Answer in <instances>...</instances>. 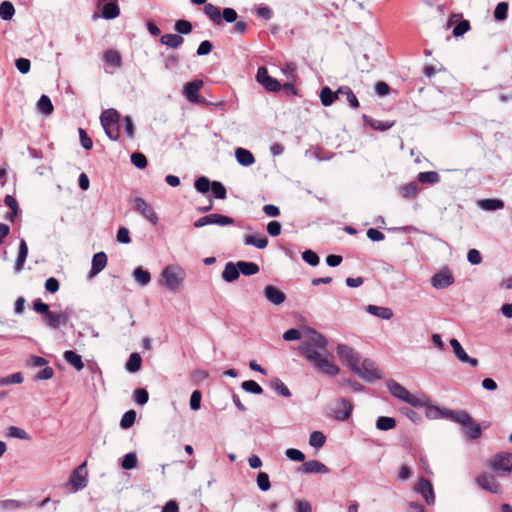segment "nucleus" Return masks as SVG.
Segmentation results:
<instances>
[{"label": "nucleus", "mask_w": 512, "mask_h": 512, "mask_svg": "<svg viewBox=\"0 0 512 512\" xmlns=\"http://www.w3.org/2000/svg\"><path fill=\"white\" fill-rule=\"evenodd\" d=\"M470 28V22L466 19H462L454 26L452 34L454 37H461L465 33H467L470 30Z\"/></svg>", "instance_id": "58"}, {"label": "nucleus", "mask_w": 512, "mask_h": 512, "mask_svg": "<svg viewBox=\"0 0 512 512\" xmlns=\"http://www.w3.org/2000/svg\"><path fill=\"white\" fill-rule=\"evenodd\" d=\"M133 210L141 214L152 225H157L159 218L154 208L141 197H134L131 199Z\"/></svg>", "instance_id": "6"}, {"label": "nucleus", "mask_w": 512, "mask_h": 512, "mask_svg": "<svg viewBox=\"0 0 512 512\" xmlns=\"http://www.w3.org/2000/svg\"><path fill=\"white\" fill-rule=\"evenodd\" d=\"M86 462L76 467L69 478V485L72 486L74 491L84 489L88 484L87 471L85 469Z\"/></svg>", "instance_id": "12"}, {"label": "nucleus", "mask_w": 512, "mask_h": 512, "mask_svg": "<svg viewBox=\"0 0 512 512\" xmlns=\"http://www.w3.org/2000/svg\"><path fill=\"white\" fill-rule=\"evenodd\" d=\"M362 120L365 125L377 131H387L395 125V121H380L366 114L362 115Z\"/></svg>", "instance_id": "23"}, {"label": "nucleus", "mask_w": 512, "mask_h": 512, "mask_svg": "<svg viewBox=\"0 0 512 512\" xmlns=\"http://www.w3.org/2000/svg\"><path fill=\"white\" fill-rule=\"evenodd\" d=\"M478 206L485 211H496L504 208V202L501 199H482L478 201Z\"/></svg>", "instance_id": "36"}, {"label": "nucleus", "mask_w": 512, "mask_h": 512, "mask_svg": "<svg viewBox=\"0 0 512 512\" xmlns=\"http://www.w3.org/2000/svg\"><path fill=\"white\" fill-rule=\"evenodd\" d=\"M107 261L108 258L105 252L101 251L95 253L92 257L91 269L89 271L88 277L92 278L99 274L106 267Z\"/></svg>", "instance_id": "20"}, {"label": "nucleus", "mask_w": 512, "mask_h": 512, "mask_svg": "<svg viewBox=\"0 0 512 512\" xmlns=\"http://www.w3.org/2000/svg\"><path fill=\"white\" fill-rule=\"evenodd\" d=\"M256 80L269 92H277L281 89V84L276 78L269 75L266 67L261 66L257 70Z\"/></svg>", "instance_id": "11"}, {"label": "nucleus", "mask_w": 512, "mask_h": 512, "mask_svg": "<svg viewBox=\"0 0 512 512\" xmlns=\"http://www.w3.org/2000/svg\"><path fill=\"white\" fill-rule=\"evenodd\" d=\"M130 161L135 167H137L139 169H144L148 165L146 156L140 152L132 153V155L130 157Z\"/></svg>", "instance_id": "59"}, {"label": "nucleus", "mask_w": 512, "mask_h": 512, "mask_svg": "<svg viewBox=\"0 0 512 512\" xmlns=\"http://www.w3.org/2000/svg\"><path fill=\"white\" fill-rule=\"evenodd\" d=\"M25 507H26V503L19 501V500L6 499V500L0 501V508L3 510H14V509H20V508H25Z\"/></svg>", "instance_id": "57"}, {"label": "nucleus", "mask_w": 512, "mask_h": 512, "mask_svg": "<svg viewBox=\"0 0 512 512\" xmlns=\"http://www.w3.org/2000/svg\"><path fill=\"white\" fill-rule=\"evenodd\" d=\"M105 134L112 141H117L120 138V125L119 122L103 127Z\"/></svg>", "instance_id": "62"}, {"label": "nucleus", "mask_w": 512, "mask_h": 512, "mask_svg": "<svg viewBox=\"0 0 512 512\" xmlns=\"http://www.w3.org/2000/svg\"><path fill=\"white\" fill-rule=\"evenodd\" d=\"M476 482L485 491L494 494H499L502 492L501 484L495 479V477L492 474L483 472L477 477Z\"/></svg>", "instance_id": "16"}, {"label": "nucleus", "mask_w": 512, "mask_h": 512, "mask_svg": "<svg viewBox=\"0 0 512 512\" xmlns=\"http://www.w3.org/2000/svg\"><path fill=\"white\" fill-rule=\"evenodd\" d=\"M298 471L305 474H312V473H322L326 474L330 470L329 468L323 464L322 462L318 460H310L307 462H304L299 468Z\"/></svg>", "instance_id": "21"}, {"label": "nucleus", "mask_w": 512, "mask_h": 512, "mask_svg": "<svg viewBox=\"0 0 512 512\" xmlns=\"http://www.w3.org/2000/svg\"><path fill=\"white\" fill-rule=\"evenodd\" d=\"M297 352L321 373L336 376L339 367L330 361L328 352V340L312 327L303 328V340L297 347Z\"/></svg>", "instance_id": "1"}, {"label": "nucleus", "mask_w": 512, "mask_h": 512, "mask_svg": "<svg viewBox=\"0 0 512 512\" xmlns=\"http://www.w3.org/2000/svg\"><path fill=\"white\" fill-rule=\"evenodd\" d=\"M203 86L202 80H193L190 82H187L184 85V95L191 103H203L204 98L199 95V90Z\"/></svg>", "instance_id": "18"}, {"label": "nucleus", "mask_w": 512, "mask_h": 512, "mask_svg": "<svg viewBox=\"0 0 512 512\" xmlns=\"http://www.w3.org/2000/svg\"><path fill=\"white\" fill-rule=\"evenodd\" d=\"M7 435L21 440H31V436L24 429L16 426H10L7 430Z\"/></svg>", "instance_id": "55"}, {"label": "nucleus", "mask_w": 512, "mask_h": 512, "mask_svg": "<svg viewBox=\"0 0 512 512\" xmlns=\"http://www.w3.org/2000/svg\"><path fill=\"white\" fill-rule=\"evenodd\" d=\"M338 93H340V97L341 96L346 97V100L349 103L351 108L356 110L360 107L358 98L356 97L355 93L349 86H346V85L340 86L338 88Z\"/></svg>", "instance_id": "34"}, {"label": "nucleus", "mask_w": 512, "mask_h": 512, "mask_svg": "<svg viewBox=\"0 0 512 512\" xmlns=\"http://www.w3.org/2000/svg\"><path fill=\"white\" fill-rule=\"evenodd\" d=\"M341 408L335 410V418L339 421H347L352 414V404L349 400L342 398L340 400Z\"/></svg>", "instance_id": "30"}, {"label": "nucleus", "mask_w": 512, "mask_h": 512, "mask_svg": "<svg viewBox=\"0 0 512 512\" xmlns=\"http://www.w3.org/2000/svg\"><path fill=\"white\" fill-rule=\"evenodd\" d=\"M454 422L462 426L463 434L468 441H473L481 437V426L474 421L467 411L458 410V414Z\"/></svg>", "instance_id": "4"}, {"label": "nucleus", "mask_w": 512, "mask_h": 512, "mask_svg": "<svg viewBox=\"0 0 512 512\" xmlns=\"http://www.w3.org/2000/svg\"><path fill=\"white\" fill-rule=\"evenodd\" d=\"M336 351L341 361L346 364L352 371L358 364H360L361 356L352 347L345 344H338Z\"/></svg>", "instance_id": "8"}, {"label": "nucleus", "mask_w": 512, "mask_h": 512, "mask_svg": "<svg viewBox=\"0 0 512 512\" xmlns=\"http://www.w3.org/2000/svg\"><path fill=\"white\" fill-rule=\"evenodd\" d=\"M419 188L416 182H410L400 187V194L405 199H412L418 195Z\"/></svg>", "instance_id": "44"}, {"label": "nucleus", "mask_w": 512, "mask_h": 512, "mask_svg": "<svg viewBox=\"0 0 512 512\" xmlns=\"http://www.w3.org/2000/svg\"><path fill=\"white\" fill-rule=\"evenodd\" d=\"M244 244L254 246L258 249H264L268 245V239L265 236H257L253 234H247L244 236Z\"/></svg>", "instance_id": "38"}, {"label": "nucleus", "mask_w": 512, "mask_h": 512, "mask_svg": "<svg viewBox=\"0 0 512 512\" xmlns=\"http://www.w3.org/2000/svg\"><path fill=\"white\" fill-rule=\"evenodd\" d=\"M4 203L7 207L10 208V212H8L5 216V219L14 222L15 218L21 213V209L15 197L12 195H6L4 198Z\"/></svg>", "instance_id": "27"}, {"label": "nucleus", "mask_w": 512, "mask_h": 512, "mask_svg": "<svg viewBox=\"0 0 512 512\" xmlns=\"http://www.w3.org/2000/svg\"><path fill=\"white\" fill-rule=\"evenodd\" d=\"M15 14L14 5L10 1H3L0 4V17L4 21H9Z\"/></svg>", "instance_id": "48"}, {"label": "nucleus", "mask_w": 512, "mask_h": 512, "mask_svg": "<svg viewBox=\"0 0 512 512\" xmlns=\"http://www.w3.org/2000/svg\"><path fill=\"white\" fill-rule=\"evenodd\" d=\"M133 277L134 280L140 285V286H146L151 281V274L148 270L144 269L141 266H138L133 271Z\"/></svg>", "instance_id": "39"}, {"label": "nucleus", "mask_w": 512, "mask_h": 512, "mask_svg": "<svg viewBox=\"0 0 512 512\" xmlns=\"http://www.w3.org/2000/svg\"><path fill=\"white\" fill-rule=\"evenodd\" d=\"M490 466L496 472L510 473L512 471V453L501 452L496 454L492 458Z\"/></svg>", "instance_id": "13"}, {"label": "nucleus", "mask_w": 512, "mask_h": 512, "mask_svg": "<svg viewBox=\"0 0 512 512\" xmlns=\"http://www.w3.org/2000/svg\"><path fill=\"white\" fill-rule=\"evenodd\" d=\"M450 345H451V347L453 349V352H454L456 358L460 362L467 363V364H469L472 367H477L478 366V364H479L478 359L470 357L466 353V351L463 349L461 343L456 338H452L450 340Z\"/></svg>", "instance_id": "19"}, {"label": "nucleus", "mask_w": 512, "mask_h": 512, "mask_svg": "<svg viewBox=\"0 0 512 512\" xmlns=\"http://www.w3.org/2000/svg\"><path fill=\"white\" fill-rule=\"evenodd\" d=\"M28 256V246L24 239H21L19 242V250H18V256L15 262L14 270L15 272H20L23 267L24 263Z\"/></svg>", "instance_id": "32"}, {"label": "nucleus", "mask_w": 512, "mask_h": 512, "mask_svg": "<svg viewBox=\"0 0 512 512\" xmlns=\"http://www.w3.org/2000/svg\"><path fill=\"white\" fill-rule=\"evenodd\" d=\"M257 486L261 491H268L271 487L269 475L266 472H259L257 475Z\"/></svg>", "instance_id": "63"}, {"label": "nucleus", "mask_w": 512, "mask_h": 512, "mask_svg": "<svg viewBox=\"0 0 512 512\" xmlns=\"http://www.w3.org/2000/svg\"><path fill=\"white\" fill-rule=\"evenodd\" d=\"M285 455L289 460L295 461V462H303L304 463L305 458H306L305 454L296 448H288L285 451Z\"/></svg>", "instance_id": "64"}, {"label": "nucleus", "mask_w": 512, "mask_h": 512, "mask_svg": "<svg viewBox=\"0 0 512 512\" xmlns=\"http://www.w3.org/2000/svg\"><path fill=\"white\" fill-rule=\"evenodd\" d=\"M353 372L368 383H373L383 378L382 371L378 368L375 361L369 358L360 360V364L354 368Z\"/></svg>", "instance_id": "5"}, {"label": "nucleus", "mask_w": 512, "mask_h": 512, "mask_svg": "<svg viewBox=\"0 0 512 512\" xmlns=\"http://www.w3.org/2000/svg\"><path fill=\"white\" fill-rule=\"evenodd\" d=\"M195 5H204V14L216 26H221L223 23H232L238 19V13L234 8L226 7L223 10L219 6L212 3H207V0H190Z\"/></svg>", "instance_id": "2"}, {"label": "nucleus", "mask_w": 512, "mask_h": 512, "mask_svg": "<svg viewBox=\"0 0 512 512\" xmlns=\"http://www.w3.org/2000/svg\"><path fill=\"white\" fill-rule=\"evenodd\" d=\"M174 29L179 34L188 35L192 32L193 27L188 20L179 19L175 22Z\"/></svg>", "instance_id": "54"}, {"label": "nucleus", "mask_w": 512, "mask_h": 512, "mask_svg": "<svg viewBox=\"0 0 512 512\" xmlns=\"http://www.w3.org/2000/svg\"><path fill=\"white\" fill-rule=\"evenodd\" d=\"M72 312V308L69 307H66L65 310L59 313L50 311L42 321L49 328L57 330L60 326H66L68 324Z\"/></svg>", "instance_id": "7"}, {"label": "nucleus", "mask_w": 512, "mask_h": 512, "mask_svg": "<svg viewBox=\"0 0 512 512\" xmlns=\"http://www.w3.org/2000/svg\"><path fill=\"white\" fill-rule=\"evenodd\" d=\"M97 7L101 12L100 16L107 20L115 19L120 14L117 0H98Z\"/></svg>", "instance_id": "14"}, {"label": "nucleus", "mask_w": 512, "mask_h": 512, "mask_svg": "<svg viewBox=\"0 0 512 512\" xmlns=\"http://www.w3.org/2000/svg\"><path fill=\"white\" fill-rule=\"evenodd\" d=\"M458 414V410H451L448 408H441L436 405L427 404L425 407V415L428 419L436 420V419H446L450 421H455V418Z\"/></svg>", "instance_id": "10"}, {"label": "nucleus", "mask_w": 512, "mask_h": 512, "mask_svg": "<svg viewBox=\"0 0 512 512\" xmlns=\"http://www.w3.org/2000/svg\"><path fill=\"white\" fill-rule=\"evenodd\" d=\"M37 108L44 115H50L54 110L51 99L45 94L40 96L37 102Z\"/></svg>", "instance_id": "43"}, {"label": "nucleus", "mask_w": 512, "mask_h": 512, "mask_svg": "<svg viewBox=\"0 0 512 512\" xmlns=\"http://www.w3.org/2000/svg\"><path fill=\"white\" fill-rule=\"evenodd\" d=\"M239 276L240 271L237 262H227L221 274L222 279L227 283H232L236 281L239 278Z\"/></svg>", "instance_id": "25"}, {"label": "nucleus", "mask_w": 512, "mask_h": 512, "mask_svg": "<svg viewBox=\"0 0 512 512\" xmlns=\"http://www.w3.org/2000/svg\"><path fill=\"white\" fill-rule=\"evenodd\" d=\"M32 307L35 312L43 316L42 319H45L47 314L51 311L49 305L43 302L40 298H37L32 302Z\"/></svg>", "instance_id": "61"}, {"label": "nucleus", "mask_w": 512, "mask_h": 512, "mask_svg": "<svg viewBox=\"0 0 512 512\" xmlns=\"http://www.w3.org/2000/svg\"><path fill=\"white\" fill-rule=\"evenodd\" d=\"M137 455L134 452L125 454L121 461V467L124 470H131L137 466Z\"/></svg>", "instance_id": "52"}, {"label": "nucleus", "mask_w": 512, "mask_h": 512, "mask_svg": "<svg viewBox=\"0 0 512 512\" xmlns=\"http://www.w3.org/2000/svg\"><path fill=\"white\" fill-rule=\"evenodd\" d=\"M212 184L213 181L208 177L200 176L195 180L194 187L198 193L207 194L210 191Z\"/></svg>", "instance_id": "46"}, {"label": "nucleus", "mask_w": 512, "mask_h": 512, "mask_svg": "<svg viewBox=\"0 0 512 512\" xmlns=\"http://www.w3.org/2000/svg\"><path fill=\"white\" fill-rule=\"evenodd\" d=\"M240 273L245 276H252L259 272V265L255 262L240 260L237 262Z\"/></svg>", "instance_id": "37"}, {"label": "nucleus", "mask_w": 512, "mask_h": 512, "mask_svg": "<svg viewBox=\"0 0 512 512\" xmlns=\"http://www.w3.org/2000/svg\"><path fill=\"white\" fill-rule=\"evenodd\" d=\"M386 387L388 388V390L392 396H394L395 398H397L403 402L406 401V399L410 393L405 387H403L401 384H399L398 382H396L393 379L386 381Z\"/></svg>", "instance_id": "24"}, {"label": "nucleus", "mask_w": 512, "mask_h": 512, "mask_svg": "<svg viewBox=\"0 0 512 512\" xmlns=\"http://www.w3.org/2000/svg\"><path fill=\"white\" fill-rule=\"evenodd\" d=\"M417 180L422 184H436L440 181V175L436 171L420 172Z\"/></svg>", "instance_id": "42"}, {"label": "nucleus", "mask_w": 512, "mask_h": 512, "mask_svg": "<svg viewBox=\"0 0 512 512\" xmlns=\"http://www.w3.org/2000/svg\"><path fill=\"white\" fill-rule=\"evenodd\" d=\"M455 279L448 268L435 273L431 278V284L436 289H445L454 283Z\"/></svg>", "instance_id": "17"}, {"label": "nucleus", "mask_w": 512, "mask_h": 512, "mask_svg": "<svg viewBox=\"0 0 512 512\" xmlns=\"http://www.w3.org/2000/svg\"><path fill=\"white\" fill-rule=\"evenodd\" d=\"M142 358L139 353L134 352L131 353L126 364L125 368L130 373H136L141 369Z\"/></svg>", "instance_id": "40"}, {"label": "nucleus", "mask_w": 512, "mask_h": 512, "mask_svg": "<svg viewBox=\"0 0 512 512\" xmlns=\"http://www.w3.org/2000/svg\"><path fill=\"white\" fill-rule=\"evenodd\" d=\"M210 191L215 199L224 200L227 197V189L220 181H213Z\"/></svg>", "instance_id": "49"}, {"label": "nucleus", "mask_w": 512, "mask_h": 512, "mask_svg": "<svg viewBox=\"0 0 512 512\" xmlns=\"http://www.w3.org/2000/svg\"><path fill=\"white\" fill-rule=\"evenodd\" d=\"M235 220L232 217L218 214V213H212L205 215L203 217H200L194 222V227L201 228L206 225H218V226H228L233 225Z\"/></svg>", "instance_id": "9"}, {"label": "nucleus", "mask_w": 512, "mask_h": 512, "mask_svg": "<svg viewBox=\"0 0 512 512\" xmlns=\"http://www.w3.org/2000/svg\"><path fill=\"white\" fill-rule=\"evenodd\" d=\"M64 360L73 366L77 371H81L84 368V362L81 355L77 354L73 350H66L63 353Z\"/></svg>", "instance_id": "31"}, {"label": "nucleus", "mask_w": 512, "mask_h": 512, "mask_svg": "<svg viewBox=\"0 0 512 512\" xmlns=\"http://www.w3.org/2000/svg\"><path fill=\"white\" fill-rule=\"evenodd\" d=\"M136 420V412L134 410H129L125 412L120 420V427L122 429L130 428Z\"/></svg>", "instance_id": "60"}, {"label": "nucleus", "mask_w": 512, "mask_h": 512, "mask_svg": "<svg viewBox=\"0 0 512 512\" xmlns=\"http://www.w3.org/2000/svg\"><path fill=\"white\" fill-rule=\"evenodd\" d=\"M264 295L274 305H280L286 300L285 293L273 285H267L264 288Z\"/></svg>", "instance_id": "22"}, {"label": "nucleus", "mask_w": 512, "mask_h": 512, "mask_svg": "<svg viewBox=\"0 0 512 512\" xmlns=\"http://www.w3.org/2000/svg\"><path fill=\"white\" fill-rule=\"evenodd\" d=\"M365 310L367 313L380 319L389 320L393 317V311L388 307L370 304L366 306Z\"/></svg>", "instance_id": "28"}, {"label": "nucleus", "mask_w": 512, "mask_h": 512, "mask_svg": "<svg viewBox=\"0 0 512 512\" xmlns=\"http://www.w3.org/2000/svg\"><path fill=\"white\" fill-rule=\"evenodd\" d=\"M184 42V38L178 34H165L160 37V43L169 48L177 49Z\"/></svg>", "instance_id": "33"}, {"label": "nucleus", "mask_w": 512, "mask_h": 512, "mask_svg": "<svg viewBox=\"0 0 512 512\" xmlns=\"http://www.w3.org/2000/svg\"><path fill=\"white\" fill-rule=\"evenodd\" d=\"M24 380L21 372H16L6 377L0 378V386H6L11 384H20Z\"/></svg>", "instance_id": "56"}, {"label": "nucleus", "mask_w": 512, "mask_h": 512, "mask_svg": "<svg viewBox=\"0 0 512 512\" xmlns=\"http://www.w3.org/2000/svg\"><path fill=\"white\" fill-rule=\"evenodd\" d=\"M271 387L272 389L279 395L283 396V397H286V398H289L291 397V391L289 390V388L286 386V384L279 378H274L272 381H271Z\"/></svg>", "instance_id": "47"}, {"label": "nucleus", "mask_w": 512, "mask_h": 512, "mask_svg": "<svg viewBox=\"0 0 512 512\" xmlns=\"http://www.w3.org/2000/svg\"><path fill=\"white\" fill-rule=\"evenodd\" d=\"M161 279L169 291L177 292L185 279V271L179 265H167L161 272Z\"/></svg>", "instance_id": "3"}, {"label": "nucleus", "mask_w": 512, "mask_h": 512, "mask_svg": "<svg viewBox=\"0 0 512 512\" xmlns=\"http://www.w3.org/2000/svg\"><path fill=\"white\" fill-rule=\"evenodd\" d=\"M340 99L338 89L333 91L329 86H324L320 90L321 104L325 107L331 106L336 100Z\"/></svg>", "instance_id": "26"}, {"label": "nucleus", "mask_w": 512, "mask_h": 512, "mask_svg": "<svg viewBox=\"0 0 512 512\" xmlns=\"http://www.w3.org/2000/svg\"><path fill=\"white\" fill-rule=\"evenodd\" d=\"M414 490L420 494L427 505H433L435 503V493L431 481L425 477H421L418 483L414 486Z\"/></svg>", "instance_id": "15"}, {"label": "nucleus", "mask_w": 512, "mask_h": 512, "mask_svg": "<svg viewBox=\"0 0 512 512\" xmlns=\"http://www.w3.org/2000/svg\"><path fill=\"white\" fill-rule=\"evenodd\" d=\"M103 59L113 67L119 68L122 65V58L117 50L109 49L104 52Z\"/></svg>", "instance_id": "41"}, {"label": "nucleus", "mask_w": 512, "mask_h": 512, "mask_svg": "<svg viewBox=\"0 0 512 512\" xmlns=\"http://www.w3.org/2000/svg\"><path fill=\"white\" fill-rule=\"evenodd\" d=\"M120 114L117 110L110 108L102 112L100 116V122L102 127H106L108 125L111 126V124H116V122H119Z\"/></svg>", "instance_id": "35"}, {"label": "nucleus", "mask_w": 512, "mask_h": 512, "mask_svg": "<svg viewBox=\"0 0 512 512\" xmlns=\"http://www.w3.org/2000/svg\"><path fill=\"white\" fill-rule=\"evenodd\" d=\"M241 388L247 393L255 395H261L263 393V388L254 380L243 381Z\"/></svg>", "instance_id": "50"}, {"label": "nucleus", "mask_w": 512, "mask_h": 512, "mask_svg": "<svg viewBox=\"0 0 512 512\" xmlns=\"http://www.w3.org/2000/svg\"><path fill=\"white\" fill-rule=\"evenodd\" d=\"M326 441L325 435L320 431H313L309 436V445L314 448H321Z\"/></svg>", "instance_id": "53"}, {"label": "nucleus", "mask_w": 512, "mask_h": 512, "mask_svg": "<svg viewBox=\"0 0 512 512\" xmlns=\"http://www.w3.org/2000/svg\"><path fill=\"white\" fill-rule=\"evenodd\" d=\"M508 8L509 4L508 2H500L495 7L493 16L496 21H504L507 19L508 16Z\"/></svg>", "instance_id": "51"}, {"label": "nucleus", "mask_w": 512, "mask_h": 512, "mask_svg": "<svg viewBox=\"0 0 512 512\" xmlns=\"http://www.w3.org/2000/svg\"><path fill=\"white\" fill-rule=\"evenodd\" d=\"M396 427V420L393 417L380 416L376 420V428L381 431H389Z\"/></svg>", "instance_id": "45"}, {"label": "nucleus", "mask_w": 512, "mask_h": 512, "mask_svg": "<svg viewBox=\"0 0 512 512\" xmlns=\"http://www.w3.org/2000/svg\"><path fill=\"white\" fill-rule=\"evenodd\" d=\"M235 157L237 162L245 167L251 166L255 163V157L253 153L242 147L236 148Z\"/></svg>", "instance_id": "29"}]
</instances>
